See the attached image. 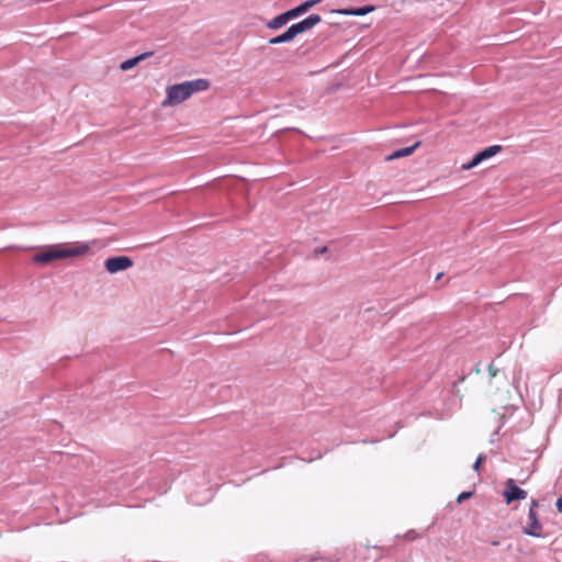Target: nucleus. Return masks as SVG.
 Returning a JSON list of instances; mask_svg holds the SVG:
<instances>
[{"instance_id": "obj_2", "label": "nucleus", "mask_w": 562, "mask_h": 562, "mask_svg": "<svg viewBox=\"0 0 562 562\" xmlns=\"http://www.w3.org/2000/svg\"><path fill=\"white\" fill-rule=\"evenodd\" d=\"M539 507V503L537 499L532 498L530 502L529 510H528V519L529 524L524 527L522 531L525 535L531 537H541L542 526L538 519L537 508Z\"/></svg>"}, {"instance_id": "obj_15", "label": "nucleus", "mask_w": 562, "mask_h": 562, "mask_svg": "<svg viewBox=\"0 0 562 562\" xmlns=\"http://www.w3.org/2000/svg\"><path fill=\"white\" fill-rule=\"evenodd\" d=\"M472 492H462L459 494V496L457 497V503H462L463 501L470 498L472 496Z\"/></svg>"}, {"instance_id": "obj_6", "label": "nucleus", "mask_w": 562, "mask_h": 562, "mask_svg": "<svg viewBox=\"0 0 562 562\" xmlns=\"http://www.w3.org/2000/svg\"><path fill=\"white\" fill-rule=\"evenodd\" d=\"M503 496L507 504H510L514 501H522L527 497V491L517 486L514 479H508L505 483V490L503 492Z\"/></svg>"}, {"instance_id": "obj_18", "label": "nucleus", "mask_w": 562, "mask_h": 562, "mask_svg": "<svg viewBox=\"0 0 562 562\" xmlns=\"http://www.w3.org/2000/svg\"><path fill=\"white\" fill-rule=\"evenodd\" d=\"M488 371H490V374H491L492 376H495V375H496V370H494L493 366H490V367H488Z\"/></svg>"}, {"instance_id": "obj_5", "label": "nucleus", "mask_w": 562, "mask_h": 562, "mask_svg": "<svg viewBox=\"0 0 562 562\" xmlns=\"http://www.w3.org/2000/svg\"><path fill=\"white\" fill-rule=\"evenodd\" d=\"M133 260L127 256L110 257L104 261V268L109 273H117L133 266Z\"/></svg>"}, {"instance_id": "obj_20", "label": "nucleus", "mask_w": 562, "mask_h": 562, "mask_svg": "<svg viewBox=\"0 0 562 562\" xmlns=\"http://www.w3.org/2000/svg\"><path fill=\"white\" fill-rule=\"evenodd\" d=\"M326 250H327V248L324 247V248L321 249V252H325Z\"/></svg>"}, {"instance_id": "obj_9", "label": "nucleus", "mask_w": 562, "mask_h": 562, "mask_svg": "<svg viewBox=\"0 0 562 562\" xmlns=\"http://www.w3.org/2000/svg\"><path fill=\"white\" fill-rule=\"evenodd\" d=\"M419 145H420V142H416L412 146L397 149V150L393 151L392 154L387 155L385 157V160L391 161V160L398 159L402 157H407V156L412 155L418 148Z\"/></svg>"}, {"instance_id": "obj_10", "label": "nucleus", "mask_w": 562, "mask_h": 562, "mask_svg": "<svg viewBox=\"0 0 562 562\" xmlns=\"http://www.w3.org/2000/svg\"><path fill=\"white\" fill-rule=\"evenodd\" d=\"M290 20H292V16L288 10L281 14L277 15L272 20H270L267 23V26L271 30H278V29L282 27L284 24H286Z\"/></svg>"}, {"instance_id": "obj_1", "label": "nucleus", "mask_w": 562, "mask_h": 562, "mask_svg": "<svg viewBox=\"0 0 562 562\" xmlns=\"http://www.w3.org/2000/svg\"><path fill=\"white\" fill-rule=\"evenodd\" d=\"M89 250V243L56 244L34 255L33 261L40 265H48L55 260L82 256Z\"/></svg>"}, {"instance_id": "obj_14", "label": "nucleus", "mask_w": 562, "mask_h": 562, "mask_svg": "<svg viewBox=\"0 0 562 562\" xmlns=\"http://www.w3.org/2000/svg\"><path fill=\"white\" fill-rule=\"evenodd\" d=\"M294 38V35L292 34L291 30L288 29L284 33L277 35L274 37H271L269 40L270 45H278L291 42Z\"/></svg>"}, {"instance_id": "obj_4", "label": "nucleus", "mask_w": 562, "mask_h": 562, "mask_svg": "<svg viewBox=\"0 0 562 562\" xmlns=\"http://www.w3.org/2000/svg\"><path fill=\"white\" fill-rule=\"evenodd\" d=\"M499 151H502V146L501 145L488 146V147L484 148L483 150L476 153L473 156V158L471 159V161H469L468 164H464L462 166V169L463 170H470V169L476 167L477 165H480L482 161H484V160L495 156Z\"/></svg>"}, {"instance_id": "obj_7", "label": "nucleus", "mask_w": 562, "mask_h": 562, "mask_svg": "<svg viewBox=\"0 0 562 562\" xmlns=\"http://www.w3.org/2000/svg\"><path fill=\"white\" fill-rule=\"evenodd\" d=\"M321 21H322L321 15L311 14L307 18L303 19L302 21L292 24L289 29L291 30L292 34L295 37L296 35L311 30L312 27H314L315 25L321 23Z\"/></svg>"}, {"instance_id": "obj_17", "label": "nucleus", "mask_w": 562, "mask_h": 562, "mask_svg": "<svg viewBox=\"0 0 562 562\" xmlns=\"http://www.w3.org/2000/svg\"><path fill=\"white\" fill-rule=\"evenodd\" d=\"M555 507L559 512H562V495L557 499Z\"/></svg>"}, {"instance_id": "obj_12", "label": "nucleus", "mask_w": 562, "mask_h": 562, "mask_svg": "<svg viewBox=\"0 0 562 562\" xmlns=\"http://www.w3.org/2000/svg\"><path fill=\"white\" fill-rule=\"evenodd\" d=\"M153 55V52H146V53H143V54H139L133 58H130V59H126L124 60L120 68L123 70V71H127L132 68H134L139 61L144 60L145 58L149 57Z\"/></svg>"}, {"instance_id": "obj_8", "label": "nucleus", "mask_w": 562, "mask_h": 562, "mask_svg": "<svg viewBox=\"0 0 562 562\" xmlns=\"http://www.w3.org/2000/svg\"><path fill=\"white\" fill-rule=\"evenodd\" d=\"M188 92L192 95L194 92L205 91L210 87V82L206 79H194L184 81Z\"/></svg>"}, {"instance_id": "obj_13", "label": "nucleus", "mask_w": 562, "mask_h": 562, "mask_svg": "<svg viewBox=\"0 0 562 562\" xmlns=\"http://www.w3.org/2000/svg\"><path fill=\"white\" fill-rule=\"evenodd\" d=\"M374 10L373 5H363L355 9H344L339 10L338 13L344 15H356V16H363Z\"/></svg>"}, {"instance_id": "obj_16", "label": "nucleus", "mask_w": 562, "mask_h": 562, "mask_svg": "<svg viewBox=\"0 0 562 562\" xmlns=\"http://www.w3.org/2000/svg\"><path fill=\"white\" fill-rule=\"evenodd\" d=\"M483 460H484V456H483V454H480V456L476 458V460H475V462H474V464H473V470H474V471H479V470H480V467H481V463H482V461H483Z\"/></svg>"}, {"instance_id": "obj_3", "label": "nucleus", "mask_w": 562, "mask_h": 562, "mask_svg": "<svg viewBox=\"0 0 562 562\" xmlns=\"http://www.w3.org/2000/svg\"><path fill=\"white\" fill-rule=\"evenodd\" d=\"M191 94L188 92L184 82L173 85L167 88V98L164 104L177 105L189 99Z\"/></svg>"}, {"instance_id": "obj_11", "label": "nucleus", "mask_w": 562, "mask_h": 562, "mask_svg": "<svg viewBox=\"0 0 562 562\" xmlns=\"http://www.w3.org/2000/svg\"><path fill=\"white\" fill-rule=\"evenodd\" d=\"M319 2H321V0H307V1L299 4L297 7L290 9L289 12H290L292 19H294V18H297V16L304 14L312 7H314L315 4H317Z\"/></svg>"}, {"instance_id": "obj_19", "label": "nucleus", "mask_w": 562, "mask_h": 562, "mask_svg": "<svg viewBox=\"0 0 562 562\" xmlns=\"http://www.w3.org/2000/svg\"><path fill=\"white\" fill-rule=\"evenodd\" d=\"M442 273H438L437 277H436V280H439L441 278Z\"/></svg>"}]
</instances>
